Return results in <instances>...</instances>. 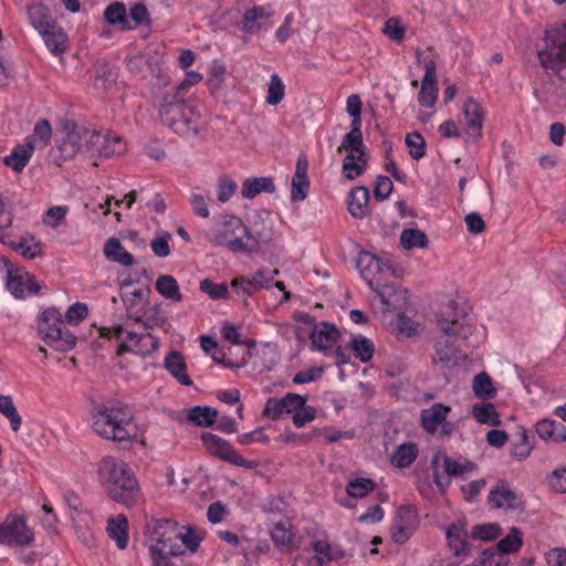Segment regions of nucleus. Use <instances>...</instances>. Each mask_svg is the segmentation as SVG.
Instances as JSON below:
<instances>
[{"instance_id": "14", "label": "nucleus", "mask_w": 566, "mask_h": 566, "mask_svg": "<svg viewBox=\"0 0 566 566\" xmlns=\"http://www.w3.org/2000/svg\"><path fill=\"white\" fill-rule=\"evenodd\" d=\"M308 160L305 155H300L296 160L295 172L291 184V200L294 202L306 199L310 191V179L307 176Z\"/></svg>"}, {"instance_id": "63", "label": "nucleus", "mask_w": 566, "mask_h": 566, "mask_svg": "<svg viewBox=\"0 0 566 566\" xmlns=\"http://www.w3.org/2000/svg\"><path fill=\"white\" fill-rule=\"evenodd\" d=\"M208 200H210V198L205 197L201 193L193 192L191 195L189 202H190V206H191L193 212L198 217L203 218V219L209 218L210 212L208 209Z\"/></svg>"}, {"instance_id": "48", "label": "nucleus", "mask_w": 566, "mask_h": 566, "mask_svg": "<svg viewBox=\"0 0 566 566\" xmlns=\"http://www.w3.org/2000/svg\"><path fill=\"white\" fill-rule=\"evenodd\" d=\"M200 291L208 294L212 300H228L229 290L226 283H213L210 279L200 282Z\"/></svg>"}, {"instance_id": "26", "label": "nucleus", "mask_w": 566, "mask_h": 566, "mask_svg": "<svg viewBox=\"0 0 566 566\" xmlns=\"http://www.w3.org/2000/svg\"><path fill=\"white\" fill-rule=\"evenodd\" d=\"M104 255L107 260L112 262L119 263L125 266H130L134 264V256L128 253L122 245L120 241L117 238H109L103 249Z\"/></svg>"}, {"instance_id": "20", "label": "nucleus", "mask_w": 566, "mask_h": 566, "mask_svg": "<svg viewBox=\"0 0 566 566\" xmlns=\"http://www.w3.org/2000/svg\"><path fill=\"white\" fill-rule=\"evenodd\" d=\"M450 411V407L440 402L423 409L420 415L422 428L429 433H434L438 427L444 422Z\"/></svg>"}, {"instance_id": "59", "label": "nucleus", "mask_w": 566, "mask_h": 566, "mask_svg": "<svg viewBox=\"0 0 566 566\" xmlns=\"http://www.w3.org/2000/svg\"><path fill=\"white\" fill-rule=\"evenodd\" d=\"M281 400L285 413H294L295 411L304 407V405L307 401V397L294 392H289L283 398H281Z\"/></svg>"}, {"instance_id": "52", "label": "nucleus", "mask_w": 566, "mask_h": 566, "mask_svg": "<svg viewBox=\"0 0 566 566\" xmlns=\"http://www.w3.org/2000/svg\"><path fill=\"white\" fill-rule=\"evenodd\" d=\"M501 534V527L497 524L476 525L471 532V536L475 539L484 542L493 541Z\"/></svg>"}, {"instance_id": "17", "label": "nucleus", "mask_w": 566, "mask_h": 566, "mask_svg": "<svg viewBox=\"0 0 566 566\" xmlns=\"http://www.w3.org/2000/svg\"><path fill=\"white\" fill-rule=\"evenodd\" d=\"M446 538L448 547L454 556H468L471 552V545L468 542V533L464 524L452 523L447 527Z\"/></svg>"}, {"instance_id": "25", "label": "nucleus", "mask_w": 566, "mask_h": 566, "mask_svg": "<svg viewBox=\"0 0 566 566\" xmlns=\"http://www.w3.org/2000/svg\"><path fill=\"white\" fill-rule=\"evenodd\" d=\"M275 191L274 181L270 177L247 178L242 184L241 195L243 198L253 199L261 192L272 193Z\"/></svg>"}, {"instance_id": "60", "label": "nucleus", "mask_w": 566, "mask_h": 566, "mask_svg": "<svg viewBox=\"0 0 566 566\" xmlns=\"http://www.w3.org/2000/svg\"><path fill=\"white\" fill-rule=\"evenodd\" d=\"M51 135L52 128L49 120L41 119L35 124L33 134L29 140L33 143L39 140L40 143H42V146H45L49 139L51 138Z\"/></svg>"}, {"instance_id": "22", "label": "nucleus", "mask_w": 566, "mask_h": 566, "mask_svg": "<svg viewBox=\"0 0 566 566\" xmlns=\"http://www.w3.org/2000/svg\"><path fill=\"white\" fill-rule=\"evenodd\" d=\"M34 149L35 145L31 140L17 145L11 154L3 158V164L15 172H21L31 159Z\"/></svg>"}, {"instance_id": "41", "label": "nucleus", "mask_w": 566, "mask_h": 566, "mask_svg": "<svg viewBox=\"0 0 566 566\" xmlns=\"http://www.w3.org/2000/svg\"><path fill=\"white\" fill-rule=\"evenodd\" d=\"M376 488V483L371 479L356 478L350 480L346 485V493L350 497L361 499Z\"/></svg>"}, {"instance_id": "46", "label": "nucleus", "mask_w": 566, "mask_h": 566, "mask_svg": "<svg viewBox=\"0 0 566 566\" xmlns=\"http://www.w3.org/2000/svg\"><path fill=\"white\" fill-rule=\"evenodd\" d=\"M533 446L530 442L526 430L522 428L517 432V441L512 444L511 455L521 461L530 455Z\"/></svg>"}, {"instance_id": "23", "label": "nucleus", "mask_w": 566, "mask_h": 566, "mask_svg": "<svg viewBox=\"0 0 566 566\" xmlns=\"http://www.w3.org/2000/svg\"><path fill=\"white\" fill-rule=\"evenodd\" d=\"M382 266V261L375 254L364 251L358 256L357 268L370 289H374V284L378 281L375 274L380 273Z\"/></svg>"}, {"instance_id": "53", "label": "nucleus", "mask_w": 566, "mask_h": 566, "mask_svg": "<svg viewBox=\"0 0 566 566\" xmlns=\"http://www.w3.org/2000/svg\"><path fill=\"white\" fill-rule=\"evenodd\" d=\"M125 151V143L118 136L111 137L105 134V143H103L102 157L108 158L115 155H120Z\"/></svg>"}, {"instance_id": "18", "label": "nucleus", "mask_w": 566, "mask_h": 566, "mask_svg": "<svg viewBox=\"0 0 566 566\" xmlns=\"http://www.w3.org/2000/svg\"><path fill=\"white\" fill-rule=\"evenodd\" d=\"M426 73L422 78L421 88L418 94L419 103L424 107H431L437 99L438 86L436 75V63L430 60L424 63Z\"/></svg>"}, {"instance_id": "13", "label": "nucleus", "mask_w": 566, "mask_h": 566, "mask_svg": "<svg viewBox=\"0 0 566 566\" xmlns=\"http://www.w3.org/2000/svg\"><path fill=\"white\" fill-rule=\"evenodd\" d=\"M158 345V338L154 337L150 333L137 334L135 332H127L126 340L118 346L117 355L135 352L145 356L155 352Z\"/></svg>"}, {"instance_id": "40", "label": "nucleus", "mask_w": 566, "mask_h": 566, "mask_svg": "<svg viewBox=\"0 0 566 566\" xmlns=\"http://www.w3.org/2000/svg\"><path fill=\"white\" fill-rule=\"evenodd\" d=\"M350 348L353 349L356 358L361 363H368L375 353L373 342L363 335H358L352 339Z\"/></svg>"}, {"instance_id": "62", "label": "nucleus", "mask_w": 566, "mask_h": 566, "mask_svg": "<svg viewBox=\"0 0 566 566\" xmlns=\"http://www.w3.org/2000/svg\"><path fill=\"white\" fill-rule=\"evenodd\" d=\"M392 181L387 176H378L374 188V197L377 201H384L392 192Z\"/></svg>"}, {"instance_id": "51", "label": "nucleus", "mask_w": 566, "mask_h": 566, "mask_svg": "<svg viewBox=\"0 0 566 566\" xmlns=\"http://www.w3.org/2000/svg\"><path fill=\"white\" fill-rule=\"evenodd\" d=\"M145 321L143 322V326L145 329H151L155 326L165 328L167 323L166 316L161 312L160 304H156L150 307L147 312H145Z\"/></svg>"}, {"instance_id": "29", "label": "nucleus", "mask_w": 566, "mask_h": 566, "mask_svg": "<svg viewBox=\"0 0 566 566\" xmlns=\"http://www.w3.org/2000/svg\"><path fill=\"white\" fill-rule=\"evenodd\" d=\"M128 520L124 514H118L115 518L108 520L107 532L111 538L116 541L119 549H124L128 542Z\"/></svg>"}, {"instance_id": "1", "label": "nucleus", "mask_w": 566, "mask_h": 566, "mask_svg": "<svg viewBox=\"0 0 566 566\" xmlns=\"http://www.w3.org/2000/svg\"><path fill=\"white\" fill-rule=\"evenodd\" d=\"M97 474L106 495L114 502L130 509L140 497L139 483L128 464L115 457H104Z\"/></svg>"}, {"instance_id": "33", "label": "nucleus", "mask_w": 566, "mask_h": 566, "mask_svg": "<svg viewBox=\"0 0 566 566\" xmlns=\"http://www.w3.org/2000/svg\"><path fill=\"white\" fill-rule=\"evenodd\" d=\"M472 415L480 423L494 427L501 423L500 415L491 402L475 403L472 407Z\"/></svg>"}, {"instance_id": "21", "label": "nucleus", "mask_w": 566, "mask_h": 566, "mask_svg": "<svg viewBox=\"0 0 566 566\" xmlns=\"http://www.w3.org/2000/svg\"><path fill=\"white\" fill-rule=\"evenodd\" d=\"M369 189L365 186H358L350 190L348 197V211L352 217L363 219L369 213Z\"/></svg>"}, {"instance_id": "32", "label": "nucleus", "mask_w": 566, "mask_h": 566, "mask_svg": "<svg viewBox=\"0 0 566 566\" xmlns=\"http://www.w3.org/2000/svg\"><path fill=\"white\" fill-rule=\"evenodd\" d=\"M472 390L475 397L482 400L493 399L497 394V390L493 386L490 375L485 371L474 376L472 381Z\"/></svg>"}, {"instance_id": "5", "label": "nucleus", "mask_w": 566, "mask_h": 566, "mask_svg": "<svg viewBox=\"0 0 566 566\" xmlns=\"http://www.w3.org/2000/svg\"><path fill=\"white\" fill-rule=\"evenodd\" d=\"M211 241L234 253H255L261 247V234L251 232L239 217L228 214L212 232Z\"/></svg>"}, {"instance_id": "36", "label": "nucleus", "mask_w": 566, "mask_h": 566, "mask_svg": "<svg viewBox=\"0 0 566 566\" xmlns=\"http://www.w3.org/2000/svg\"><path fill=\"white\" fill-rule=\"evenodd\" d=\"M400 244L406 250H411L413 248L426 249L429 245V239L422 230L403 229L400 234Z\"/></svg>"}, {"instance_id": "2", "label": "nucleus", "mask_w": 566, "mask_h": 566, "mask_svg": "<svg viewBox=\"0 0 566 566\" xmlns=\"http://www.w3.org/2000/svg\"><path fill=\"white\" fill-rule=\"evenodd\" d=\"M159 117L165 126L181 137L197 136L202 126L198 107L178 96L177 93L164 95Z\"/></svg>"}, {"instance_id": "37", "label": "nucleus", "mask_w": 566, "mask_h": 566, "mask_svg": "<svg viewBox=\"0 0 566 566\" xmlns=\"http://www.w3.org/2000/svg\"><path fill=\"white\" fill-rule=\"evenodd\" d=\"M48 49L54 53H63L66 49L67 35L55 24L48 29V33H41Z\"/></svg>"}, {"instance_id": "6", "label": "nucleus", "mask_w": 566, "mask_h": 566, "mask_svg": "<svg viewBox=\"0 0 566 566\" xmlns=\"http://www.w3.org/2000/svg\"><path fill=\"white\" fill-rule=\"evenodd\" d=\"M544 44L537 49L541 66L547 75L566 80V23L545 30Z\"/></svg>"}, {"instance_id": "55", "label": "nucleus", "mask_w": 566, "mask_h": 566, "mask_svg": "<svg viewBox=\"0 0 566 566\" xmlns=\"http://www.w3.org/2000/svg\"><path fill=\"white\" fill-rule=\"evenodd\" d=\"M271 537L273 542L280 546L291 545L293 541L291 530L283 522L276 523L273 526L271 531Z\"/></svg>"}, {"instance_id": "12", "label": "nucleus", "mask_w": 566, "mask_h": 566, "mask_svg": "<svg viewBox=\"0 0 566 566\" xmlns=\"http://www.w3.org/2000/svg\"><path fill=\"white\" fill-rule=\"evenodd\" d=\"M488 501L493 509L504 507L506 510L514 511L524 510V502L503 480L499 481L490 491Z\"/></svg>"}, {"instance_id": "15", "label": "nucleus", "mask_w": 566, "mask_h": 566, "mask_svg": "<svg viewBox=\"0 0 566 566\" xmlns=\"http://www.w3.org/2000/svg\"><path fill=\"white\" fill-rule=\"evenodd\" d=\"M147 530L154 541L153 545H166L181 536L178 524L170 520H154L147 524Z\"/></svg>"}, {"instance_id": "30", "label": "nucleus", "mask_w": 566, "mask_h": 566, "mask_svg": "<svg viewBox=\"0 0 566 566\" xmlns=\"http://www.w3.org/2000/svg\"><path fill=\"white\" fill-rule=\"evenodd\" d=\"M83 135H85V139H83V154L88 159L102 158L103 143H105V134L95 130H90L83 127Z\"/></svg>"}, {"instance_id": "42", "label": "nucleus", "mask_w": 566, "mask_h": 566, "mask_svg": "<svg viewBox=\"0 0 566 566\" xmlns=\"http://www.w3.org/2000/svg\"><path fill=\"white\" fill-rule=\"evenodd\" d=\"M273 14L272 10L270 9V7H254L250 10H248L245 13H244V19H243V31L244 32H253L255 29H259L260 25L256 24V20L258 19H263V18H269Z\"/></svg>"}, {"instance_id": "45", "label": "nucleus", "mask_w": 566, "mask_h": 566, "mask_svg": "<svg viewBox=\"0 0 566 566\" xmlns=\"http://www.w3.org/2000/svg\"><path fill=\"white\" fill-rule=\"evenodd\" d=\"M132 285L130 281L124 282L120 285V297L122 301L127 310L133 308L135 305H137L144 298L145 294H149L150 290L146 289L145 291L143 289H135L132 292L127 291V287Z\"/></svg>"}, {"instance_id": "24", "label": "nucleus", "mask_w": 566, "mask_h": 566, "mask_svg": "<svg viewBox=\"0 0 566 566\" xmlns=\"http://www.w3.org/2000/svg\"><path fill=\"white\" fill-rule=\"evenodd\" d=\"M377 296L380 298L382 304V311H396L397 310V302L399 298H405L401 296L402 293H406V291H402L398 289L395 284H382L377 281L374 284V289H371Z\"/></svg>"}, {"instance_id": "49", "label": "nucleus", "mask_w": 566, "mask_h": 566, "mask_svg": "<svg viewBox=\"0 0 566 566\" xmlns=\"http://www.w3.org/2000/svg\"><path fill=\"white\" fill-rule=\"evenodd\" d=\"M343 150L357 154L365 150L363 134H357L355 130L347 133L344 136L340 146L337 148L338 153H342Z\"/></svg>"}, {"instance_id": "10", "label": "nucleus", "mask_w": 566, "mask_h": 566, "mask_svg": "<svg viewBox=\"0 0 566 566\" xmlns=\"http://www.w3.org/2000/svg\"><path fill=\"white\" fill-rule=\"evenodd\" d=\"M3 262L8 266L7 287L17 298H23L40 291L41 286L34 276L22 270H12L8 259H3Z\"/></svg>"}, {"instance_id": "7", "label": "nucleus", "mask_w": 566, "mask_h": 566, "mask_svg": "<svg viewBox=\"0 0 566 566\" xmlns=\"http://www.w3.org/2000/svg\"><path fill=\"white\" fill-rule=\"evenodd\" d=\"M38 331L45 344L56 352L65 353L76 345V336L65 327V321L55 307L42 312Z\"/></svg>"}, {"instance_id": "44", "label": "nucleus", "mask_w": 566, "mask_h": 566, "mask_svg": "<svg viewBox=\"0 0 566 566\" xmlns=\"http://www.w3.org/2000/svg\"><path fill=\"white\" fill-rule=\"evenodd\" d=\"M273 281V276L268 277L265 270H259L254 273V275L251 279H234L231 282L232 287H238L239 285H250L254 290L259 289H269L270 283Z\"/></svg>"}, {"instance_id": "4", "label": "nucleus", "mask_w": 566, "mask_h": 566, "mask_svg": "<svg viewBox=\"0 0 566 566\" xmlns=\"http://www.w3.org/2000/svg\"><path fill=\"white\" fill-rule=\"evenodd\" d=\"M437 322L443 335L436 342V361L449 369L465 356L460 349L459 340H465L472 334V328L464 326L460 318L449 313L437 314Z\"/></svg>"}, {"instance_id": "43", "label": "nucleus", "mask_w": 566, "mask_h": 566, "mask_svg": "<svg viewBox=\"0 0 566 566\" xmlns=\"http://www.w3.org/2000/svg\"><path fill=\"white\" fill-rule=\"evenodd\" d=\"M0 413L10 420L11 428L14 432L19 431L22 419L10 396L0 395Z\"/></svg>"}, {"instance_id": "34", "label": "nucleus", "mask_w": 566, "mask_h": 566, "mask_svg": "<svg viewBox=\"0 0 566 566\" xmlns=\"http://www.w3.org/2000/svg\"><path fill=\"white\" fill-rule=\"evenodd\" d=\"M156 290L167 300L180 302L182 295L179 292V286L176 279L172 275H160L156 281Z\"/></svg>"}, {"instance_id": "57", "label": "nucleus", "mask_w": 566, "mask_h": 566, "mask_svg": "<svg viewBox=\"0 0 566 566\" xmlns=\"http://www.w3.org/2000/svg\"><path fill=\"white\" fill-rule=\"evenodd\" d=\"M417 527L408 524L398 523L394 520V525L390 530L391 538L396 544H405Z\"/></svg>"}, {"instance_id": "58", "label": "nucleus", "mask_w": 566, "mask_h": 566, "mask_svg": "<svg viewBox=\"0 0 566 566\" xmlns=\"http://www.w3.org/2000/svg\"><path fill=\"white\" fill-rule=\"evenodd\" d=\"M171 239V234L167 231L163 232L160 235L151 240L150 248L155 255L159 258H166L170 254L169 240Z\"/></svg>"}, {"instance_id": "39", "label": "nucleus", "mask_w": 566, "mask_h": 566, "mask_svg": "<svg viewBox=\"0 0 566 566\" xmlns=\"http://www.w3.org/2000/svg\"><path fill=\"white\" fill-rule=\"evenodd\" d=\"M522 545V532L517 527H512L509 534L494 548L500 555H503L517 552Z\"/></svg>"}, {"instance_id": "50", "label": "nucleus", "mask_w": 566, "mask_h": 566, "mask_svg": "<svg viewBox=\"0 0 566 566\" xmlns=\"http://www.w3.org/2000/svg\"><path fill=\"white\" fill-rule=\"evenodd\" d=\"M284 91L285 86L280 76L277 74L271 75V81L268 87L266 103L272 106L281 103L284 97Z\"/></svg>"}, {"instance_id": "35", "label": "nucleus", "mask_w": 566, "mask_h": 566, "mask_svg": "<svg viewBox=\"0 0 566 566\" xmlns=\"http://www.w3.org/2000/svg\"><path fill=\"white\" fill-rule=\"evenodd\" d=\"M104 18L109 24H120L123 30H130L126 8L123 2H113L106 7Z\"/></svg>"}, {"instance_id": "64", "label": "nucleus", "mask_w": 566, "mask_h": 566, "mask_svg": "<svg viewBox=\"0 0 566 566\" xmlns=\"http://www.w3.org/2000/svg\"><path fill=\"white\" fill-rule=\"evenodd\" d=\"M316 409L313 406L304 405L303 408L293 413L292 420L295 427L301 428L316 417Z\"/></svg>"}, {"instance_id": "16", "label": "nucleus", "mask_w": 566, "mask_h": 566, "mask_svg": "<svg viewBox=\"0 0 566 566\" xmlns=\"http://www.w3.org/2000/svg\"><path fill=\"white\" fill-rule=\"evenodd\" d=\"M463 114L468 124V130L472 140L478 143L482 136L484 113L480 103L473 97H468L463 104Z\"/></svg>"}, {"instance_id": "38", "label": "nucleus", "mask_w": 566, "mask_h": 566, "mask_svg": "<svg viewBox=\"0 0 566 566\" xmlns=\"http://www.w3.org/2000/svg\"><path fill=\"white\" fill-rule=\"evenodd\" d=\"M418 449L412 442L399 446L391 458L397 468H408L417 458Z\"/></svg>"}, {"instance_id": "47", "label": "nucleus", "mask_w": 566, "mask_h": 566, "mask_svg": "<svg viewBox=\"0 0 566 566\" xmlns=\"http://www.w3.org/2000/svg\"><path fill=\"white\" fill-rule=\"evenodd\" d=\"M406 145L412 159L419 160L426 155V140L418 132L406 136Z\"/></svg>"}, {"instance_id": "19", "label": "nucleus", "mask_w": 566, "mask_h": 566, "mask_svg": "<svg viewBox=\"0 0 566 566\" xmlns=\"http://www.w3.org/2000/svg\"><path fill=\"white\" fill-rule=\"evenodd\" d=\"M339 336L340 334L334 324L323 322L319 328L312 331L310 338L314 348L325 352L337 342Z\"/></svg>"}, {"instance_id": "11", "label": "nucleus", "mask_w": 566, "mask_h": 566, "mask_svg": "<svg viewBox=\"0 0 566 566\" xmlns=\"http://www.w3.org/2000/svg\"><path fill=\"white\" fill-rule=\"evenodd\" d=\"M83 127L77 126L72 122H67L63 125V137L57 144V150L62 161L73 159L76 154H83Z\"/></svg>"}, {"instance_id": "27", "label": "nucleus", "mask_w": 566, "mask_h": 566, "mask_svg": "<svg viewBox=\"0 0 566 566\" xmlns=\"http://www.w3.org/2000/svg\"><path fill=\"white\" fill-rule=\"evenodd\" d=\"M28 14H29L31 24L40 33H48V29L54 28V25L56 24L55 21L50 15L46 7L42 3H35V4L29 6Z\"/></svg>"}, {"instance_id": "28", "label": "nucleus", "mask_w": 566, "mask_h": 566, "mask_svg": "<svg viewBox=\"0 0 566 566\" xmlns=\"http://www.w3.org/2000/svg\"><path fill=\"white\" fill-rule=\"evenodd\" d=\"M165 367L181 385H192V380L186 371V363L180 353H169L165 358Z\"/></svg>"}, {"instance_id": "8", "label": "nucleus", "mask_w": 566, "mask_h": 566, "mask_svg": "<svg viewBox=\"0 0 566 566\" xmlns=\"http://www.w3.org/2000/svg\"><path fill=\"white\" fill-rule=\"evenodd\" d=\"M201 441L206 450L213 457L244 469H255L258 462L243 459L227 440L210 432L201 433Z\"/></svg>"}, {"instance_id": "54", "label": "nucleus", "mask_w": 566, "mask_h": 566, "mask_svg": "<svg viewBox=\"0 0 566 566\" xmlns=\"http://www.w3.org/2000/svg\"><path fill=\"white\" fill-rule=\"evenodd\" d=\"M382 32L391 40L400 42L405 36L406 29L399 18L392 17L385 22Z\"/></svg>"}, {"instance_id": "3", "label": "nucleus", "mask_w": 566, "mask_h": 566, "mask_svg": "<svg viewBox=\"0 0 566 566\" xmlns=\"http://www.w3.org/2000/svg\"><path fill=\"white\" fill-rule=\"evenodd\" d=\"M93 430L116 442H130L136 437L133 415L123 405H98L92 415Z\"/></svg>"}, {"instance_id": "56", "label": "nucleus", "mask_w": 566, "mask_h": 566, "mask_svg": "<svg viewBox=\"0 0 566 566\" xmlns=\"http://www.w3.org/2000/svg\"><path fill=\"white\" fill-rule=\"evenodd\" d=\"M395 521L402 524H408L413 527H417L419 524L418 515L416 513L415 506L410 504L401 505L395 515Z\"/></svg>"}, {"instance_id": "31", "label": "nucleus", "mask_w": 566, "mask_h": 566, "mask_svg": "<svg viewBox=\"0 0 566 566\" xmlns=\"http://www.w3.org/2000/svg\"><path fill=\"white\" fill-rule=\"evenodd\" d=\"M217 409L208 406H196L187 410V420L199 427H211L217 421Z\"/></svg>"}, {"instance_id": "61", "label": "nucleus", "mask_w": 566, "mask_h": 566, "mask_svg": "<svg viewBox=\"0 0 566 566\" xmlns=\"http://www.w3.org/2000/svg\"><path fill=\"white\" fill-rule=\"evenodd\" d=\"M17 251H20L24 258L33 259L41 253L40 243L33 242V240L20 239L17 243L12 244Z\"/></svg>"}, {"instance_id": "9", "label": "nucleus", "mask_w": 566, "mask_h": 566, "mask_svg": "<svg viewBox=\"0 0 566 566\" xmlns=\"http://www.w3.org/2000/svg\"><path fill=\"white\" fill-rule=\"evenodd\" d=\"M33 541L32 532L27 527L22 516L9 515L0 524V544L24 546Z\"/></svg>"}]
</instances>
